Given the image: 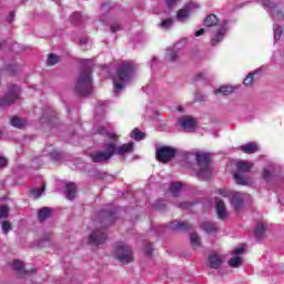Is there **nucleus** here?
<instances>
[{
  "instance_id": "5fc2aeb1",
  "label": "nucleus",
  "mask_w": 284,
  "mask_h": 284,
  "mask_svg": "<svg viewBox=\"0 0 284 284\" xmlns=\"http://www.w3.org/2000/svg\"><path fill=\"white\" fill-rule=\"evenodd\" d=\"M74 19H81V12H74V13L71 16V21H74Z\"/></svg>"
},
{
  "instance_id": "dca6fc26",
  "label": "nucleus",
  "mask_w": 284,
  "mask_h": 284,
  "mask_svg": "<svg viewBox=\"0 0 284 284\" xmlns=\"http://www.w3.org/2000/svg\"><path fill=\"white\" fill-rule=\"evenodd\" d=\"M231 203L234 206L235 212H239L243 207V193H234L231 197Z\"/></svg>"
},
{
  "instance_id": "3c124183",
  "label": "nucleus",
  "mask_w": 284,
  "mask_h": 284,
  "mask_svg": "<svg viewBox=\"0 0 284 284\" xmlns=\"http://www.w3.org/2000/svg\"><path fill=\"white\" fill-rule=\"evenodd\" d=\"M245 252V248L244 247H237L234 250V255L235 256H241V254Z\"/></svg>"
},
{
  "instance_id": "13d9d810",
  "label": "nucleus",
  "mask_w": 284,
  "mask_h": 284,
  "mask_svg": "<svg viewBox=\"0 0 284 284\" xmlns=\"http://www.w3.org/2000/svg\"><path fill=\"white\" fill-rule=\"evenodd\" d=\"M14 11L13 12H11V14H10V17L8 18V21L10 22V23H12V21H14Z\"/></svg>"
},
{
  "instance_id": "20e7f679",
  "label": "nucleus",
  "mask_w": 284,
  "mask_h": 284,
  "mask_svg": "<svg viewBox=\"0 0 284 284\" xmlns=\"http://www.w3.org/2000/svg\"><path fill=\"white\" fill-rule=\"evenodd\" d=\"M114 156V142L104 144V151H94L90 154L92 163H105Z\"/></svg>"
},
{
  "instance_id": "864d4df0",
  "label": "nucleus",
  "mask_w": 284,
  "mask_h": 284,
  "mask_svg": "<svg viewBox=\"0 0 284 284\" xmlns=\"http://www.w3.org/2000/svg\"><path fill=\"white\" fill-rule=\"evenodd\" d=\"M106 136H109V139H111L112 141H119V135L114 133H108Z\"/></svg>"
},
{
  "instance_id": "603ef678",
  "label": "nucleus",
  "mask_w": 284,
  "mask_h": 284,
  "mask_svg": "<svg viewBox=\"0 0 284 284\" xmlns=\"http://www.w3.org/2000/svg\"><path fill=\"white\" fill-rule=\"evenodd\" d=\"M121 31V26L120 24H113L111 26V32H119Z\"/></svg>"
},
{
  "instance_id": "6e6552de",
  "label": "nucleus",
  "mask_w": 284,
  "mask_h": 284,
  "mask_svg": "<svg viewBox=\"0 0 284 284\" xmlns=\"http://www.w3.org/2000/svg\"><path fill=\"white\" fill-rule=\"evenodd\" d=\"M105 241H108V229L105 227L93 231L89 236V244L97 245V247H99V245H103Z\"/></svg>"
},
{
  "instance_id": "f03ea898",
  "label": "nucleus",
  "mask_w": 284,
  "mask_h": 284,
  "mask_svg": "<svg viewBox=\"0 0 284 284\" xmlns=\"http://www.w3.org/2000/svg\"><path fill=\"white\" fill-rule=\"evenodd\" d=\"M75 92L80 97H89V94H92V69L90 67L80 70L75 83Z\"/></svg>"
},
{
  "instance_id": "39448f33",
  "label": "nucleus",
  "mask_w": 284,
  "mask_h": 284,
  "mask_svg": "<svg viewBox=\"0 0 284 284\" xmlns=\"http://www.w3.org/2000/svg\"><path fill=\"white\" fill-rule=\"evenodd\" d=\"M115 258H118L119 263H128L134 262V254L132 252V246L118 244L115 247Z\"/></svg>"
},
{
  "instance_id": "4c0bfd02",
  "label": "nucleus",
  "mask_w": 284,
  "mask_h": 284,
  "mask_svg": "<svg viewBox=\"0 0 284 284\" xmlns=\"http://www.w3.org/2000/svg\"><path fill=\"white\" fill-rule=\"evenodd\" d=\"M275 41L281 40V36L283 34V27L277 26L274 28Z\"/></svg>"
},
{
  "instance_id": "f8f14e48",
  "label": "nucleus",
  "mask_w": 284,
  "mask_h": 284,
  "mask_svg": "<svg viewBox=\"0 0 284 284\" xmlns=\"http://www.w3.org/2000/svg\"><path fill=\"white\" fill-rule=\"evenodd\" d=\"M100 217L102 219L103 225H113L116 216L114 215V212L112 211H105L100 213Z\"/></svg>"
},
{
  "instance_id": "473e14b6",
  "label": "nucleus",
  "mask_w": 284,
  "mask_h": 284,
  "mask_svg": "<svg viewBox=\"0 0 284 284\" xmlns=\"http://www.w3.org/2000/svg\"><path fill=\"white\" fill-rule=\"evenodd\" d=\"M243 83L246 88H252L254 85V72L248 73Z\"/></svg>"
},
{
  "instance_id": "2eb2a0df",
  "label": "nucleus",
  "mask_w": 284,
  "mask_h": 284,
  "mask_svg": "<svg viewBox=\"0 0 284 284\" xmlns=\"http://www.w3.org/2000/svg\"><path fill=\"white\" fill-rule=\"evenodd\" d=\"M254 168L252 162L240 161L236 163L237 174H247Z\"/></svg>"
},
{
  "instance_id": "4468645a",
  "label": "nucleus",
  "mask_w": 284,
  "mask_h": 284,
  "mask_svg": "<svg viewBox=\"0 0 284 284\" xmlns=\"http://www.w3.org/2000/svg\"><path fill=\"white\" fill-rule=\"evenodd\" d=\"M171 230L174 232H190L192 230V224L185 223V222H173L170 226Z\"/></svg>"
},
{
  "instance_id": "7ed1b4c3",
  "label": "nucleus",
  "mask_w": 284,
  "mask_h": 284,
  "mask_svg": "<svg viewBox=\"0 0 284 284\" xmlns=\"http://www.w3.org/2000/svg\"><path fill=\"white\" fill-rule=\"evenodd\" d=\"M195 158L197 166L200 168L197 171L199 179H202V181L212 179V171H210V161H212V158L210 153L197 152Z\"/></svg>"
},
{
  "instance_id": "412c9836",
  "label": "nucleus",
  "mask_w": 284,
  "mask_h": 284,
  "mask_svg": "<svg viewBox=\"0 0 284 284\" xmlns=\"http://www.w3.org/2000/svg\"><path fill=\"white\" fill-rule=\"evenodd\" d=\"M52 216V209L44 206L38 211V221L40 223H43V221H47V219H50Z\"/></svg>"
},
{
  "instance_id": "c756f323",
  "label": "nucleus",
  "mask_w": 284,
  "mask_h": 284,
  "mask_svg": "<svg viewBox=\"0 0 284 284\" xmlns=\"http://www.w3.org/2000/svg\"><path fill=\"white\" fill-rule=\"evenodd\" d=\"M181 187H183L181 182H173L169 189V192H171V194H173V196H176V194H179V192H181Z\"/></svg>"
},
{
  "instance_id": "8fccbe9b",
  "label": "nucleus",
  "mask_w": 284,
  "mask_h": 284,
  "mask_svg": "<svg viewBox=\"0 0 284 284\" xmlns=\"http://www.w3.org/2000/svg\"><path fill=\"white\" fill-rule=\"evenodd\" d=\"M262 176H263V179H264L265 181H267V179H270V176H272V173H271L270 171H267V170H264V171L262 172Z\"/></svg>"
},
{
  "instance_id": "a878e982",
  "label": "nucleus",
  "mask_w": 284,
  "mask_h": 284,
  "mask_svg": "<svg viewBox=\"0 0 284 284\" xmlns=\"http://www.w3.org/2000/svg\"><path fill=\"white\" fill-rule=\"evenodd\" d=\"M224 37H225V28L219 29L215 37L211 39V45H219V43L223 41Z\"/></svg>"
},
{
  "instance_id": "58836bf2",
  "label": "nucleus",
  "mask_w": 284,
  "mask_h": 284,
  "mask_svg": "<svg viewBox=\"0 0 284 284\" xmlns=\"http://www.w3.org/2000/svg\"><path fill=\"white\" fill-rule=\"evenodd\" d=\"M12 231V224H10L9 221H3L2 222V232H4V234H8V232Z\"/></svg>"
},
{
  "instance_id": "4d7b16f0",
  "label": "nucleus",
  "mask_w": 284,
  "mask_h": 284,
  "mask_svg": "<svg viewBox=\"0 0 284 284\" xmlns=\"http://www.w3.org/2000/svg\"><path fill=\"white\" fill-rule=\"evenodd\" d=\"M203 79V73H197L194 78L193 81H201Z\"/></svg>"
},
{
  "instance_id": "393cba45",
  "label": "nucleus",
  "mask_w": 284,
  "mask_h": 284,
  "mask_svg": "<svg viewBox=\"0 0 284 284\" xmlns=\"http://www.w3.org/2000/svg\"><path fill=\"white\" fill-rule=\"evenodd\" d=\"M241 150L244 152V154H254V152H257L258 145L254 142H248L246 144H243L241 146Z\"/></svg>"
},
{
  "instance_id": "0e129e2a",
  "label": "nucleus",
  "mask_w": 284,
  "mask_h": 284,
  "mask_svg": "<svg viewBox=\"0 0 284 284\" xmlns=\"http://www.w3.org/2000/svg\"><path fill=\"white\" fill-rule=\"evenodd\" d=\"M0 139H1V133H0Z\"/></svg>"
},
{
  "instance_id": "5701e85b",
  "label": "nucleus",
  "mask_w": 284,
  "mask_h": 284,
  "mask_svg": "<svg viewBox=\"0 0 284 284\" xmlns=\"http://www.w3.org/2000/svg\"><path fill=\"white\" fill-rule=\"evenodd\" d=\"M265 232H267V226L263 223L257 224L254 231L256 241H263V239H265Z\"/></svg>"
},
{
  "instance_id": "72a5a7b5",
  "label": "nucleus",
  "mask_w": 284,
  "mask_h": 284,
  "mask_svg": "<svg viewBox=\"0 0 284 284\" xmlns=\"http://www.w3.org/2000/svg\"><path fill=\"white\" fill-rule=\"evenodd\" d=\"M10 216V209L8 205L0 206V221Z\"/></svg>"
},
{
  "instance_id": "ea45409f",
  "label": "nucleus",
  "mask_w": 284,
  "mask_h": 284,
  "mask_svg": "<svg viewBox=\"0 0 284 284\" xmlns=\"http://www.w3.org/2000/svg\"><path fill=\"white\" fill-rule=\"evenodd\" d=\"M262 4L264 8H270L271 10H274V8H276V3L272 2L271 0H264L262 1Z\"/></svg>"
},
{
  "instance_id": "9b49d317",
  "label": "nucleus",
  "mask_w": 284,
  "mask_h": 284,
  "mask_svg": "<svg viewBox=\"0 0 284 284\" xmlns=\"http://www.w3.org/2000/svg\"><path fill=\"white\" fill-rule=\"evenodd\" d=\"M209 263H210V267H212V270H219V267H221V265H223V257L219 253L212 252L209 255Z\"/></svg>"
},
{
  "instance_id": "79ce46f5",
  "label": "nucleus",
  "mask_w": 284,
  "mask_h": 284,
  "mask_svg": "<svg viewBox=\"0 0 284 284\" xmlns=\"http://www.w3.org/2000/svg\"><path fill=\"white\" fill-rule=\"evenodd\" d=\"M179 0H165L166 7L169 8V10H173L174 6H176Z\"/></svg>"
},
{
  "instance_id": "052dcab7",
  "label": "nucleus",
  "mask_w": 284,
  "mask_h": 284,
  "mask_svg": "<svg viewBox=\"0 0 284 284\" xmlns=\"http://www.w3.org/2000/svg\"><path fill=\"white\" fill-rule=\"evenodd\" d=\"M80 43H81V44L88 43V39H80Z\"/></svg>"
},
{
  "instance_id": "6ab92c4d",
  "label": "nucleus",
  "mask_w": 284,
  "mask_h": 284,
  "mask_svg": "<svg viewBox=\"0 0 284 284\" xmlns=\"http://www.w3.org/2000/svg\"><path fill=\"white\" fill-rule=\"evenodd\" d=\"M219 17L214 13H211L205 17L204 19V26L205 28H215V26H219Z\"/></svg>"
},
{
  "instance_id": "ddd939ff",
  "label": "nucleus",
  "mask_w": 284,
  "mask_h": 284,
  "mask_svg": "<svg viewBox=\"0 0 284 284\" xmlns=\"http://www.w3.org/2000/svg\"><path fill=\"white\" fill-rule=\"evenodd\" d=\"M216 203V213H217V219H225L226 214H227V209L225 207V202H223V200L221 199H216L215 200Z\"/></svg>"
},
{
  "instance_id": "c85d7f7f",
  "label": "nucleus",
  "mask_w": 284,
  "mask_h": 284,
  "mask_svg": "<svg viewBox=\"0 0 284 284\" xmlns=\"http://www.w3.org/2000/svg\"><path fill=\"white\" fill-rule=\"evenodd\" d=\"M191 245L193 246L194 250H196L197 247H201V236H199V234L196 233H191Z\"/></svg>"
},
{
  "instance_id": "e2e57ef3",
  "label": "nucleus",
  "mask_w": 284,
  "mask_h": 284,
  "mask_svg": "<svg viewBox=\"0 0 284 284\" xmlns=\"http://www.w3.org/2000/svg\"><path fill=\"white\" fill-rule=\"evenodd\" d=\"M51 156L55 160H59V156H54V152L51 153Z\"/></svg>"
},
{
  "instance_id": "bb28decb",
  "label": "nucleus",
  "mask_w": 284,
  "mask_h": 284,
  "mask_svg": "<svg viewBox=\"0 0 284 284\" xmlns=\"http://www.w3.org/2000/svg\"><path fill=\"white\" fill-rule=\"evenodd\" d=\"M234 92V87L225 85L220 87L219 90L215 91V94H223L224 97H229V94H232Z\"/></svg>"
},
{
  "instance_id": "a18cd8bd",
  "label": "nucleus",
  "mask_w": 284,
  "mask_h": 284,
  "mask_svg": "<svg viewBox=\"0 0 284 284\" xmlns=\"http://www.w3.org/2000/svg\"><path fill=\"white\" fill-rule=\"evenodd\" d=\"M3 168H8V160L6 156H0V170H3Z\"/></svg>"
},
{
  "instance_id": "f3484780",
  "label": "nucleus",
  "mask_w": 284,
  "mask_h": 284,
  "mask_svg": "<svg viewBox=\"0 0 284 284\" xmlns=\"http://www.w3.org/2000/svg\"><path fill=\"white\" fill-rule=\"evenodd\" d=\"M201 230H203L204 232H206V234H216V232H219V229L216 227V224H214V222H202L200 224Z\"/></svg>"
},
{
  "instance_id": "e433bc0d",
  "label": "nucleus",
  "mask_w": 284,
  "mask_h": 284,
  "mask_svg": "<svg viewBox=\"0 0 284 284\" xmlns=\"http://www.w3.org/2000/svg\"><path fill=\"white\" fill-rule=\"evenodd\" d=\"M229 265L230 267H239V265H241V257L240 256L232 257L229 261Z\"/></svg>"
},
{
  "instance_id": "0eeeda50",
  "label": "nucleus",
  "mask_w": 284,
  "mask_h": 284,
  "mask_svg": "<svg viewBox=\"0 0 284 284\" xmlns=\"http://www.w3.org/2000/svg\"><path fill=\"white\" fill-rule=\"evenodd\" d=\"M176 149L165 145L156 149L155 156L159 163H170L176 156Z\"/></svg>"
},
{
  "instance_id": "bf43d9fd",
  "label": "nucleus",
  "mask_w": 284,
  "mask_h": 284,
  "mask_svg": "<svg viewBox=\"0 0 284 284\" xmlns=\"http://www.w3.org/2000/svg\"><path fill=\"white\" fill-rule=\"evenodd\" d=\"M195 101H203V95H196Z\"/></svg>"
},
{
  "instance_id": "a211bd4d",
  "label": "nucleus",
  "mask_w": 284,
  "mask_h": 284,
  "mask_svg": "<svg viewBox=\"0 0 284 284\" xmlns=\"http://www.w3.org/2000/svg\"><path fill=\"white\" fill-rule=\"evenodd\" d=\"M10 125H12V128H17L18 130H23V128H26V125H28V121L23 118H19L17 115H14L10 120Z\"/></svg>"
},
{
  "instance_id": "49530a36",
  "label": "nucleus",
  "mask_w": 284,
  "mask_h": 284,
  "mask_svg": "<svg viewBox=\"0 0 284 284\" xmlns=\"http://www.w3.org/2000/svg\"><path fill=\"white\" fill-rule=\"evenodd\" d=\"M274 16L276 17V19H278V21H284V12L283 11H276L274 13Z\"/></svg>"
},
{
  "instance_id": "c03bdc74",
  "label": "nucleus",
  "mask_w": 284,
  "mask_h": 284,
  "mask_svg": "<svg viewBox=\"0 0 284 284\" xmlns=\"http://www.w3.org/2000/svg\"><path fill=\"white\" fill-rule=\"evenodd\" d=\"M166 57L169 61H176V59H179V55L176 54V52H168Z\"/></svg>"
},
{
  "instance_id": "9d476101",
  "label": "nucleus",
  "mask_w": 284,
  "mask_h": 284,
  "mask_svg": "<svg viewBox=\"0 0 284 284\" xmlns=\"http://www.w3.org/2000/svg\"><path fill=\"white\" fill-rule=\"evenodd\" d=\"M131 152H134V142H129L120 146H116V143H114V154L123 156V154H131Z\"/></svg>"
},
{
  "instance_id": "de8ad7c7",
  "label": "nucleus",
  "mask_w": 284,
  "mask_h": 284,
  "mask_svg": "<svg viewBox=\"0 0 284 284\" xmlns=\"http://www.w3.org/2000/svg\"><path fill=\"white\" fill-rule=\"evenodd\" d=\"M217 193L221 194V196H230V191L225 190V189H220L217 190Z\"/></svg>"
},
{
  "instance_id": "cd10ccee",
  "label": "nucleus",
  "mask_w": 284,
  "mask_h": 284,
  "mask_svg": "<svg viewBox=\"0 0 284 284\" xmlns=\"http://www.w3.org/2000/svg\"><path fill=\"white\" fill-rule=\"evenodd\" d=\"M235 183L237 185H250L247 178L243 176L242 173H234Z\"/></svg>"
},
{
  "instance_id": "37998d69",
  "label": "nucleus",
  "mask_w": 284,
  "mask_h": 284,
  "mask_svg": "<svg viewBox=\"0 0 284 284\" xmlns=\"http://www.w3.org/2000/svg\"><path fill=\"white\" fill-rule=\"evenodd\" d=\"M145 254L146 256H152V254H154V247H152V244L145 245Z\"/></svg>"
},
{
  "instance_id": "f257e3e1",
  "label": "nucleus",
  "mask_w": 284,
  "mask_h": 284,
  "mask_svg": "<svg viewBox=\"0 0 284 284\" xmlns=\"http://www.w3.org/2000/svg\"><path fill=\"white\" fill-rule=\"evenodd\" d=\"M136 68L132 62H123L116 70L115 75L113 77V88L115 92H123L125 89V83L132 81Z\"/></svg>"
},
{
  "instance_id": "423d86ee",
  "label": "nucleus",
  "mask_w": 284,
  "mask_h": 284,
  "mask_svg": "<svg viewBox=\"0 0 284 284\" xmlns=\"http://www.w3.org/2000/svg\"><path fill=\"white\" fill-rule=\"evenodd\" d=\"M19 94H21V89L17 84H12L8 93L0 99V108H8L14 103L19 99Z\"/></svg>"
},
{
  "instance_id": "09e8293b",
  "label": "nucleus",
  "mask_w": 284,
  "mask_h": 284,
  "mask_svg": "<svg viewBox=\"0 0 284 284\" xmlns=\"http://www.w3.org/2000/svg\"><path fill=\"white\" fill-rule=\"evenodd\" d=\"M189 207H192V203L190 202H183L180 204L181 210H189Z\"/></svg>"
},
{
  "instance_id": "c9c22d12",
  "label": "nucleus",
  "mask_w": 284,
  "mask_h": 284,
  "mask_svg": "<svg viewBox=\"0 0 284 284\" xmlns=\"http://www.w3.org/2000/svg\"><path fill=\"white\" fill-rule=\"evenodd\" d=\"M43 192H45V185H42L39 189L31 190V194H32V196H34V199H40V196H41V194H43Z\"/></svg>"
},
{
  "instance_id": "7c9ffc66",
  "label": "nucleus",
  "mask_w": 284,
  "mask_h": 284,
  "mask_svg": "<svg viewBox=\"0 0 284 284\" xmlns=\"http://www.w3.org/2000/svg\"><path fill=\"white\" fill-rule=\"evenodd\" d=\"M131 136L132 139H135V141H143V139H145V133L141 132L139 129H134Z\"/></svg>"
},
{
  "instance_id": "4be33fe9",
  "label": "nucleus",
  "mask_w": 284,
  "mask_h": 284,
  "mask_svg": "<svg viewBox=\"0 0 284 284\" xmlns=\"http://www.w3.org/2000/svg\"><path fill=\"white\" fill-rule=\"evenodd\" d=\"M191 9H192V7L190 4H186L185 7L180 9L176 12V20L178 21H185V19H187L190 17V10Z\"/></svg>"
},
{
  "instance_id": "2f4dec72",
  "label": "nucleus",
  "mask_w": 284,
  "mask_h": 284,
  "mask_svg": "<svg viewBox=\"0 0 284 284\" xmlns=\"http://www.w3.org/2000/svg\"><path fill=\"white\" fill-rule=\"evenodd\" d=\"M59 61H61V59L59 58V55L54 54V53H50L48 57V65H57V63H59Z\"/></svg>"
},
{
  "instance_id": "b1692460",
  "label": "nucleus",
  "mask_w": 284,
  "mask_h": 284,
  "mask_svg": "<svg viewBox=\"0 0 284 284\" xmlns=\"http://www.w3.org/2000/svg\"><path fill=\"white\" fill-rule=\"evenodd\" d=\"M65 189H67V199L69 201L74 200V197L77 196V184L73 182L67 183Z\"/></svg>"
},
{
  "instance_id": "680f3d73",
  "label": "nucleus",
  "mask_w": 284,
  "mask_h": 284,
  "mask_svg": "<svg viewBox=\"0 0 284 284\" xmlns=\"http://www.w3.org/2000/svg\"><path fill=\"white\" fill-rule=\"evenodd\" d=\"M9 70H13V71L11 72V74H14V72H17V67H11V68H9Z\"/></svg>"
},
{
  "instance_id": "aec40b11",
  "label": "nucleus",
  "mask_w": 284,
  "mask_h": 284,
  "mask_svg": "<svg viewBox=\"0 0 284 284\" xmlns=\"http://www.w3.org/2000/svg\"><path fill=\"white\" fill-rule=\"evenodd\" d=\"M179 123L184 128V130H191V128L196 126V121H194V118L191 116H184L180 119Z\"/></svg>"
},
{
  "instance_id": "1a4fd4ad",
  "label": "nucleus",
  "mask_w": 284,
  "mask_h": 284,
  "mask_svg": "<svg viewBox=\"0 0 284 284\" xmlns=\"http://www.w3.org/2000/svg\"><path fill=\"white\" fill-rule=\"evenodd\" d=\"M12 266L14 272H17L19 278H26V276H30V274H37V268H31L30 271H26L23 268V263L19 260H14L12 262Z\"/></svg>"
},
{
  "instance_id": "f704fd0d",
  "label": "nucleus",
  "mask_w": 284,
  "mask_h": 284,
  "mask_svg": "<svg viewBox=\"0 0 284 284\" xmlns=\"http://www.w3.org/2000/svg\"><path fill=\"white\" fill-rule=\"evenodd\" d=\"M173 24H174V20H172V18H168L161 21L160 28H164V30H168L172 28Z\"/></svg>"
},
{
  "instance_id": "a19ab883",
  "label": "nucleus",
  "mask_w": 284,
  "mask_h": 284,
  "mask_svg": "<svg viewBox=\"0 0 284 284\" xmlns=\"http://www.w3.org/2000/svg\"><path fill=\"white\" fill-rule=\"evenodd\" d=\"M108 129H105L104 126H99L95 130V134H101V136H108Z\"/></svg>"
},
{
  "instance_id": "6e6d98bb",
  "label": "nucleus",
  "mask_w": 284,
  "mask_h": 284,
  "mask_svg": "<svg viewBox=\"0 0 284 284\" xmlns=\"http://www.w3.org/2000/svg\"><path fill=\"white\" fill-rule=\"evenodd\" d=\"M202 34H205V29H200L195 31V37H202Z\"/></svg>"
}]
</instances>
